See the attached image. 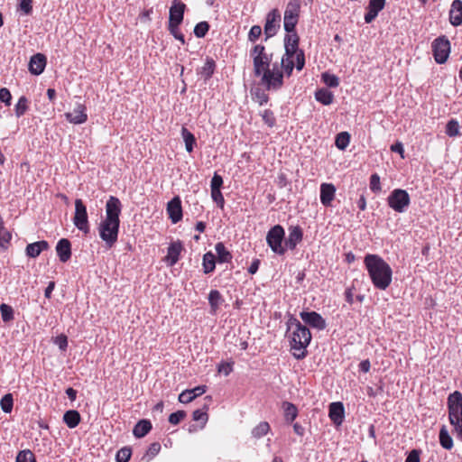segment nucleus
Returning <instances> with one entry per match:
<instances>
[{
	"label": "nucleus",
	"mask_w": 462,
	"mask_h": 462,
	"mask_svg": "<svg viewBox=\"0 0 462 462\" xmlns=\"http://www.w3.org/2000/svg\"><path fill=\"white\" fill-rule=\"evenodd\" d=\"M249 56L253 61L254 75L260 78V83L268 91H277L283 87L284 76L290 78L282 65L281 58V68L275 62L272 65L273 53H268L263 43H254L249 51Z\"/></svg>",
	"instance_id": "nucleus-1"
},
{
	"label": "nucleus",
	"mask_w": 462,
	"mask_h": 462,
	"mask_svg": "<svg viewBox=\"0 0 462 462\" xmlns=\"http://www.w3.org/2000/svg\"><path fill=\"white\" fill-rule=\"evenodd\" d=\"M300 17H284L283 38L284 53L282 54V65L288 75L292 74L293 69L301 71L305 66V53L300 49V36L296 31V25Z\"/></svg>",
	"instance_id": "nucleus-2"
},
{
	"label": "nucleus",
	"mask_w": 462,
	"mask_h": 462,
	"mask_svg": "<svg viewBox=\"0 0 462 462\" xmlns=\"http://www.w3.org/2000/svg\"><path fill=\"white\" fill-rule=\"evenodd\" d=\"M122 203L116 197L110 196L106 203V217L98 225V234L107 248H112L118 240Z\"/></svg>",
	"instance_id": "nucleus-3"
},
{
	"label": "nucleus",
	"mask_w": 462,
	"mask_h": 462,
	"mask_svg": "<svg viewBox=\"0 0 462 462\" xmlns=\"http://www.w3.org/2000/svg\"><path fill=\"white\" fill-rule=\"evenodd\" d=\"M364 264L369 277L376 289L385 290L392 282V269L379 255L368 254L365 256Z\"/></svg>",
	"instance_id": "nucleus-4"
},
{
	"label": "nucleus",
	"mask_w": 462,
	"mask_h": 462,
	"mask_svg": "<svg viewBox=\"0 0 462 462\" xmlns=\"http://www.w3.org/2000/svg\"><path fill=\"white\" fill-rule=\"evenodd\" d=\"M288 329L291 331L290 334V346L293 351L292 355L297 359H303L307 356L306 348L311 340L310 329L296 319L290 320Z\"/></svg>",
	"instance_id": "nucleus-5"
},
{
	"label": "nucleus",
	"mask_w": 462,
	"mask_h": 462,
	"mask_svg": "<svg viewBox=\"0 0 462 462\" xmlns=\"http://www.w3.org/2000/svg\"><path fill=\"white\" fill-rule=\"evenodd\" d=\"M284 234L283 227L280 225H276L268 231L266 236L268 245L278 254H284L286 252V247L282 245Z\"/></svg>",
	"instance_id": "nucleus-6"
},
{
	"label": "nucleus",
	"mask_w": 462,
	"mask_h": 462,
	"mask_svg": "<svg viewBox=\"0 0 462 462\" xmlns=\"http://www.w3.org/2000/svg\"><path fill=\"white\" fill-rule=\"evenodd\" d=\"M431 47L435 61L438 64L445 63L450 53L449 40L445 35L439 36L433 41Z\"/></svg>",
	"instance_id": "nucleus-7"
},
{
	"label": "nucleus",
	"mask_w": 462,
	"mask_h": 462,
	"mask_svg": "<svg viewBox=\"0 0 462 462\" xmlns=\"http://www.w3.org/2000/svg\"><path fill=\"white\" fill-rule=\"evenodd\" d=\"M73 223L76 227L82 231L84 234L89 233V222L87 207L81 199H77L75 200V214L73 217Z\"/></svg>",
	"instance_id": "nucleus-8"
},
{
	"label": "nucleus",
	"mask_w": 462,
	"mask_h": 462,
	"mask_svg": "<svg viewBox=\"0 0 462 462\" xmlns=\"http://www.w3.org/2000/svg\"><path fill=\"white\" fill-rule=\"evenodd\" d=\"M448 420L453 422L462 418V393L458 391H455L450 393L448 397Z\"/></svg>",
	"instance_id": "nucleus-9"
},
{
	"label": "nucleus",
	"mask_w": 462,
	"mask_h": 462,
	"mask_svg": "<svg viewBox=\"0 0 462 462\" xmlns=\"http://www.w3.org/2000/svg\"><path fill=\"white\" fill-rule=\"evenodd\" d=\"M281 27V14L276 8L271 10L265 19V24L263 28L265 41L269 38L273 37Z\"/></svg>",
	"instance_id": "nucleus-10"
},
{
	"label": "nucleus",
	"mask_w": 462,
	"mask_h": 462,
	"mask_svg": "<svg viewBox=\"0 0 462 462\" xmlns=\"http://www.w3.org/2000/svg\"><path fill=\"white\" fill-rule=\"evenodd\" d=\"M186 5L180 0H174L170 8L168 27H176L183 21Z\"/></svg>",
	"instance_id": "nucleus-11"
},
{
	"label": "nucleus",
	"mask_w": 462,
	"mask_h": 462,
	"mask_svg": "<svg viewBox=\"0 0 462 462\" xmlns=\"http://www.w3.org/2000/svg\"><path fill=\"white\" fill-rule=\"evenodd\" d=\"M65 117L67 121L74 125H81L87 122L88 114L87 107L84 104L78 103L76 104L72 112L65 113Z\"/></svg>",
	"instance_id": "nucleus-12"
},
{
	"label": "nucleus",
	"mask_w": 462,
	"mask_h": 462,
	"mask_svg": "<svg viewBox=\"0 0 462 462\" xmlns=\"http://www.w3.org/2000/svg\"><path fill=\"white\" fill-rule=\"evenodd\" d=\"M166 210L169 218L173 224H176L182 219L181 200L179 196L174 197L168 202Z\"/></svg>",
	"instance_id": "nucleus-13"
},
{
	"label": "nucleus",
	"mask_w": 462,
	"mask_h": 462,
	"mask_svg": "<svg viewBox=\"0 0 462 462\" xmlns=\"http://www.w3.org/2000/svg\"><path fill=\"white\" fill-rule=\"evenodd\" d=\"M301 319L310 327L322 330L326 328V321L320 314L316 311H302L300 314Z\"/></svg>",
	"instance_id": "nucleus-14"
},
{
	"label": "nucleus",
	"mask_w": 462,
	"mask_h": 462,
	"mask_svg": "<svg viewBox=\"0 0 462 462\" xmlns=\"http://www.w3.org/2000/svg\"><path fill=\"white\" fill-rule=\"evenodd\" d=\"M385 2V0H369L365 14L366 23H372L376 18L379 12L384 8Z\"/></svg>",
	"instance_id": "nucleus-15"
},
{
	"label": "nucleus",
	"mask_w": 462,
	"mask_h": 462,
	"mask_svg": "<svg viewBox=\"0 0 462 462\" xmlns=\"http://www.w3.org/2000/svg\"><path fill=\"white\" fill-rule=\"evenodd\" d=\"M336 187L332 183H322L320 185V202L325 207L331 206L335 199Z\"/></svg>",
	"instance_id": "nucleus-16"
},
{
	"label": "nucleus",
	"mask_w": 462,
	"mask_h": 462,
	"mask_svg": "<svg viewBox=\"0 0 462 462\" xmlns=\"http://www.w3.org/2000/svg\"><path fill=\"white\" fill-rule=\"evenodd\" d=\"M46 57L42 53L33 55L29 62V70L33 75H40L43 72L46 66Z\"/></svg>",
	"instance_id": "nucleus-17"
},
{
	"label": "nucleus",
	"mask_w": 462,
	"mask_h": 462,
	"mask_svg": "<svg viewBox=\"0 0 462 462\" xmlns=\"http://www.w3.org/2000/svg\"><path fill=\"white\" fill-rule=\"evenodd\" d=\"M389 206L398 212H402L404 209V190L395 189L388 198Z\"/></svg>",
	"instance_id": "nucleus-18"
},
{
	"label": "nucleus",
	"mask_w": 462,
	"mask_h": 462,
	"mask_svg": "<svg viewBox=\"0 0 462 462\" xmlns=\"http://www.w3.org/2000/svg\"><path fill=\"white\" fill-rule=\"evenodd\" d=\"M56 252L62 263H67L71 257V244L67 238H61L56 245Z\"/></svg>",
	"instance_id": "nucleus-19"
},
{
	"label": "nucleus",
	"mask_w": 462,
	"mask_h": 462,
	"mask_svg": "<svg viewBox=\"0 0 462 462\" xmlns=\"http://www.w3.org/2000/svg\"><path fill=\"white\" fill-rule=\"evenodd\" d=\"M303 232L302 229L299 226H291L289 228V236L285 240V246L291 250L295 249L297 245L302 240Z\"/></svg>",
	"instance_id": "nucleus-20"
},
{
	"label": "nucleus",
	"mask_w": 462,
	"mask_h": 462,
	"mask_svg": "<svg viewBox=\"0 0 462 462\" xmlns=\"http://www.w3.org/2000/svg\"><path fill=\"white\" fill-rule=\"evenodd\" d=\"M449 22L453 26L462 24V1L454 0L449 10Z\"/></svg>",
	"instance_id": "nucleus-21"
},
{
	"label": "nucleus",
	"mask_w": 462,
	"mask_h": 462,
	"mask_svg": "<svg viewBox=\"0 0 462 462\" xmlns=\"http://www.w3.org/2000/svg\"><path fill=\"white\" fill-rule=\"evenodd\" d=\"M345 415L344 405L342 402H332L329 405L328 416L330 420L337 425H340Z\"/></svg>",
	"instance_id": "nucleus-22"
},
{
	"label": "nucleus",
	"mask_w": 462,
	"mask_h": 462,
	"mask_svg": "<svg viewBox=\"0 0 462 462\" xmlns=\"http://www.w3.org/2000/svg\"><path fill=\"white\" fill-rule=\"evenodd\" d=\"M182 249V245L179 241L170 245L168 247L167 255L165 257V261L170 266H173L178 263Z\"/></svg>",
	"instance_id": "nucleus-23"
},
{
	"label": "nucleus",
	"mask_w": 462,
	"mask_h": 462,
	"mask_svg": "<svg viewBox=\"0 0 462 462\" xmlns=\"http://www.w3.org/2000/svg\"><path fill=\"white\" fill-rule=\"evenodd\" d=\"M48 249V242L45 240H42L27 245L25 248V253L28 257L36 258L41 254L42 251H46Z\"/></svg>",
	"instance_id": "nucleus-24"
},
{
	"label": "nucleus",
	"mask_w": 462,
	"mask_h": 462,
	"mask_svg": "<svg viewBox=\"0 0 462 462\" xmlns=\"http://www.w3.org/2000/svg\"><path fill=\"white\" fill-rule=\"evenodd\" d=\"M152 430V423L148 420H139L133 430V434L135 438H143L147 435Z\"/></svg>",
	"instance_id": "nucleus-25"
},
{
	"label": "nucleus",
	"mask_w": 462,
	"mask_h": 462,
	"mask_svg": "<svg viewBox=\"0 0 462 462\" xmlns=\"http://www.w3.org/2000/svg\"><path fill=\"white\" fill-rule=\"evenodd\" d=\"M81 417L78 411L69 410L63 415V421L69 429L76 428L80 422Z\"/></svg>",
	"instance_id": "nucleus-26"
},
{
	"label": "nucleus",
	"mask_w": 462,
	"mask_h": 462,
	"mask_svg": "<svg viewBox=\"0 0 462 462\" xmlns=\"http://www.w3.org/2000/svg\"><path fill=\"white\" fill-rule=\"evenodd\" d=\"M217 253V260L218 263H230L233 256L231 253L226 248L222 242H218L215 245Z\"/></svg>",
	"instance_id": "nucleus-27"
},
{
	"label": "nucleus",
	"mask_w": 462,
	"mask_h": 462,
	"mask_svg": "<svg viewBox=\"0 0 462 462\" xmlns=\"http://www.w3.org/2000/svg\"><path fill=\"white\" fill-rule=\"evenodd\" d=\"M215 69H216L215 60L210 57H207L204 65L200 69L199 74L205 80H208L214 74Z\"/></svg>",
	"instance_id": "nucleus-28"
},
{
	"label": "nucleus",
	"mask_w": 462,
	"mask_h": 462,
	"mask_svg": "<svg viewBox=\"0 0 462 462\" xmlns=\"http://www.w3.org/2000/svg\"><path fill=\"white\" fill-rule=\"evenodd\" d=\"M224 300L221 293L217 290H212L208 294V302L212 313H216L223 303Z\"/></svg>",
	"instance_id": "nucleus-29"
},
{
	"label": "nucleus",
	"mask_w": 462,
	"mask_h": 462,
	"mask_svg": "<svg viewBox=\"0 0 462 462\" xmlns=\"http://www.w3.org/2000/svg\"><path fill=\"white\" fill-rule=\"evenodd\" d=\"M439 443L441 445V447L447 450H450L454 444H453V439L451 438V436L449 435L446 426H442L440 430H439Z\"/></svg>",
	"instance_id": "nucleus-30"
},
{
	"label": "nucleus",
	"mask_w": 462,
	"mask_h": 462,
	"mask_svg": "<svg viewBox=\"0 0 462 462\" xmlns=\"http://www.w3.org/2000/svg\"><path fill=\"white\" fill-rule=\"evenodd\" d=\"M315 98L319 103L328 106L333 102L334 96L332 92L328 90L327 88H320L316 91Z\"/></svg>",
	"instance_id": "nucleus-31"
},
{
	"label": "nucleus",
	"mask_w": 462,
	"mask_h": 462,
	"mask_svg": "<svg viewBox=\"0 0 462 462\" xmlns=\"http://www.w3.org/2000/svg\"><path fill=\"white\" fill-rule=\"evenodd\" d=\"M181 135L185 143V147L188 152H192L196 144V138L194 134L186 127L181 128Z\"/></svg>",
	"instance_id": "nucleus-32"
},
{
	"label": "nucleus",
	"mask_w": 462,
	"mask_h": 462,
	"mask_svg": "<svg viewBox=\"0 0 462 462\" xmlns=\"http://www.w3.org/2000/svg\"><path fill=\"white\" fill-rule=\"evenodd\" d=\"M282 408L286 421L292 422L298 416L297 407L291 402H284L282 403Z\"/></svg>",
	"instance_id": "nucleus-33"
},
{
	"label": "nucleus",
	"mask_w": 462,
	"mask_h": 462,
	"mask_svg": "<svg viewBox=\"0 0 462 462\" xmlns=\"http://www.w3.org/2000/svg\"><path fill=\"white\" fill-rule=\"evenodd\" d=\"M300 0H291L286 6L284 17H300Z\"/></svg>",
	"instance_id": "nucleus-34"
},
{
	"label": "nucleus",
	"mask_w": 462,
	"mask_h": 462,
	"mask_svg": "<svg viewBox=\"0 0 462 462\" xmlns=\"http://www.w3.org/2000/svg\"><path fill=\"white\" fill-rule=\"evenodd\" d=\"M203 270L205 273H212L216 268V256L211 252L203 255Z\"/></svg>",
	"instance_id": "nucleus-35"
},
{
	"label": "nucleus",
	"mask_w": 462,
	"mask_h": 462,
	"mask_svg": "<svg viewBox=\"0 0 462 462\" xmlns=\"http://www.w3.org/2000/svg\"><path fill=\"white\" fill-rule=\"evenodd\" d=\"M271 430L270 424L267 421H261L252 430V435L255 439H260L265 436Z\"/></svg>",
	"instance_id": "nucleus-36"
},
{
	"label": "nucleus",
	"mask_w": 462,
	"mask_h": 462,
	"mask_svg": "<svg viewBox=\"0 0 462 462\" xmlns=\"http://www.w3.org/2000/svg\"><path fill=\"white\" fill-rule=\"evenodd\" d=\"M0 406L4 412L10 413L14 407V398L12 393H6L0 401Z\"/></svg>",
	"instance_id": "nucleus-37"
},
{
	"label": "nucleus",
	"mask_w": 462,
	"mask_h": 462,
	"mask_svg": "<svg viewBox=\"0 0 462 462\" xmlns=\"http://www.w3.org/2000/svg\"><path fill=\"white\" fill-rule=\"evenodd\" d=\"M15 462H37L35 455L30 449H23L18 452Z\"/></svg>",
	"instance_id": "nucleus-38"
},
{
	"label": "nucleus",
	"mask_w": 462,
	"mask_h": 462,
	"mask_svg": "<svg viewBox=\"0 0 462 462\" xmlns=\"http://www.w3.org/2000/svg\"><path fill=\"white\" fill-rule=\"evenodd\" d=\"M460 126L457 120L451 119L446 125V134L449 137H456L460 135Z\"/></svg>",
	"instance_id": "nucleus-39"
},
{
	"label": "nucleus",
	"mask_w": 462,
	"mask_h": 462,
	"mask_svg": "<svg viewBox=\"0 0 462 462\" xmlns=\"http://www.w3.org/2000/svg\"><path fill=\"white\" fill-rule=\"evenodd\" d=\"M28 104H29L28 99L24 96H22L18 99V102L14 106V112H15V116L17 117L22 116L26 113V111L28 110V107H29Z\"/></svg>",
	"instance_id": "nucleus-40"
},
{
	"label": "nucleus",
	"mask_w": 462,
	"mask_h": 462,
	"mask_svg": "<svg viewBox=\"0 0 462 462\" xmlns=\"http://www.w3.org/2000/svg\"><path fill=\"white\" fill-rule=\"evenodd\" d=\"M0 312L3 321L5 323L14 319L13 308L5 303L0 305Z\"/></svg>",
	"instance_id": "nucleus-41"
},
{
	"label": "nucleus",
	"mask_w": 462,
	"mask_h": 462,
	"mask_svg": "<svg viewBox=\"0 0 462 462\" xmlns=\"http://www.w3.org/2000/svg\"><path fill=\"white\" fill-rule=\"evenodd\" d=\"M350 142V134L347 132L339 133L336 137V145L338 149H346Z\"/></svg>",
	"instance_id": "nucleus-42"
},
{
	"label": "nucleus",
	"mask_w": 462,
	"mask_h": 462,
	"mask_svg": "<svg viewBox=\"0 0 462 462\" xmlns=\"http://www.w3.org/2000/svg\"><path fill=\"white\" fill-rule=\"evenodd\" d=\"M205 411L198 409L193 411L192 413V419L195 421H200L202 423V428L205 426L208 420V414L207 412L208 407L204 406Z\"/></svg>",
	"instance_id": "nucleus-43"
},
{
	"label": "nucleus",
	"mask_w": 462,
	"mask_h": 462,
	"mask_svg": "<svg viewBox=\"0 0 462 462\" xmlns=\"http://www.w3.org/2000/svg\"><path fill=\"white\" fill-rule=\"evenodd\" d=\"M161 450V444L159 442H153L152 443L146 453L144 454L143 459H145L146 461H150Z\"/></svg>",
	"instance_id": "nucleus-44"
},
{
	"label": "nucleus",
	"mask_w": 462,
	"mask_h": 462,
	"mask_svg": "<svg viewBox=\"0 0 462 462\" xmlns=\"http://www.w3.org/2000/svg\"><path fill=\"white\" fill-rule=\"evenodd\" d=\"M321 78L322 81L329 88H337L339 85V79L334 74L324 72Z\"/></svg>",
	"instance_id": "nucleus-45"
},
{
	"label": "nucleus",
	"mask_w": 462,
	"mask_h": 462,
	"mask_svg": "<svg viewBox=\"0 0 462 462\" xmlns=\"http://www.w3.org/2000/svg\"><path fill=\"white\" fill-rule=\"evenodd\" d=\"M132 455V449L129 447L120 448L116 456V462H128Z\"/></svg>",
	"instance_id": "nucleus-46"
},
{
	"label": "nucleus",
	"mask_w": 462,
	"mask_h": 462,
	"mask_svg": "<svg viewBox=\"0 0 462 462\" xmlns=\"http://www.w3.org/2000/svg\"><path fill=\"white\" fill-rule=\"evenodd\" d=\"M209 30V24L208 22H200L196 24L194 28V34L198 38L204 37Z\"/></svg>",
	"instance_id": "nucleus-47"
},
{
	"label": "nucleus",
	"mask_w": 462,
	"mask_h": 462,
	"mask_svg": "<svg viewBox=\"0 0 462 462\" xmlns=\"http://www.w3.org/2000/svg\"><path fill=\"white\" fill-rule=\"evenodd\" d=\"M263 122L269 126L273 127L276 123V118L274 114L270 109H265L261 114Z\"/></svg>",
	"instance_id": "nucleus-48"
},
{
	"label": "nucleus",
	"mask_w": 462,
	"mask_h": 462,
	"mask_svg": "<svg viewBox=\"0 0 462 462\" xmlns=\"http://www.w3.org/2000/svg\"><path fill=\"white\" fill-rule=\"evenodd\" d=\"M262 35V28L260 25H254L251 27L248 33V41L251 42H255L260 36Z\"/></svg>",
	"instance_id": "nucleus-49"
},
{
	"label": "nucleus",
	"mask_w": 462,
	"mask_h": 462,
	"mask_svg": "<svg viewBox=\"0 0 462 462\" xmlns=\"http://www.w3.org/2000/svg\"><path fill=\"white\" fill-rule=\"evenodd\" d=\"M186 417L184 411H178L169 416V422L172 425L179 424Z\"/></svg>",
	"instance_id": "nucleus-50"
},
{
	"label": "nucleus",
	"mask_w": 462,
	"mask_h": 462,
	"mask_svg": "<svg viewBox=\"0 0 462 462\" xmlns=\"http://www.w3.org/2000/svg\"><path fill=\"white\" fill-rule=\"evenodd\" d=\"M370 189L374 193L381 191L380 177L376 173L370 177Z\"/></svg>",
	"instance_id": "nucleus-51"
},
{
	"label": "nucleus",
	"mask_w": 462,
	"mask_h": 462,
	"mask_svg": "<svg viewBox=\"0 0 462 462\" xmlns=\"http://www.w3.org/2000/svg\"><path fill=\"white\" fill-rule=\"evenodd\" d=\"M211 198L223 209L225 205V199L220 189L211 190Z\"/></svg>",
	"instance_id": "nucleus-52"
},
{
	"label": "nucleus",
	"mask_w": 462,
	"mask_h": 462,
	"mask_svg": "<svg viewBox=\"0 0 462 462\" xmlns=\"http://www.w3.org/2000/svg\"><path fill=\"white\" fill-rule=\"evenodd\" d=\"M19 7L24 14H30L32 12V0H21Z\"/></svg>",
	"instance_id": "nucleus-53"
},
{
	"label": "nucleus",
	"mask_w": 462,
	"mask_h": 462,
	"mask_svg": "<svg viewBox=\"0 0 462 462\" xmlns=\"http://www.w3.org/2000/svg\"><path fill=\"white\" fill-rule=\"evenodd\" d=\"M218 373H222L225 375H228L233 371V363L222 362L217 367Z\"/></svg>",
	"instance_id": "nucleus-54"
},
{
	"label": "nucleus",
	"mask_w": 462,
	"mask_h": 462,
	"mask_svg": "<svg viewBox=\"0 0 462 462\" xmlns=\"http://www.w3.org/2000/svg\"><path fill=\"white\" fill-rule=\"evenodd\" d=\"M12 99V95L10 91L6 88H3L0 89V101L5 103L7 106H10Z\"/></svg>",
	"instance_id": "nucleus-55"
},
{
	"label": "nucleus",
	"mask_w": 462,
	"mask_h": 462,
	"mask_svg": "<svg viewBox=\"0 0 462 462\" xmlns=\"http://www.w3.org/2000/svg\"><path fill=\"white\" fill-rule=\"evenodd\" d=\"M420 449H412L406 457V462H420Z\"/></svg>",
	"instance_id": "nucleus-56"
},
{
	"label": "nucleus",
	"mask_w": 462,
	"mask_h": 462,
	"mask_svg": "<svg viewBox=\"0 0 462 462\" xmlns=\"http://www.w3.org/2000/svg\"><path fill=\"white\" fill-rule=\"evenodd\" d=\"M54 342L62 351H65L68 347V337L63 334L56 337Z\"/></svg>",
	"instance_id": "nucleus-57"
},
{
	"label": "nucleus",
	"mask_w": 462,
	"mask_h": 462,
	"mask_svg": "<svg viewBox=\"0 0 462 462\" xmlns=\"http://www.w3.org/2000/svg\"><path fill=\"white\" fill-rule=\"evenodd\" d=\"M223 185V179L220 175L215 173L211 180V190L220 189Z\"/></svg>",
	"instance_id": "nucleus-58"
},
{
	"label": "nucleus",
	"mask_w": 462,
	"mask_h": 462,
	"mask_svg": "<svg viewBox=\"0 0 462 462\" xmlns=\"http://www.w3.org/2000/svg\"><path fill=\"white\" fill-rule=\"evenodd\" d=\"M450 424L454 427L457 439L462 441V418H460L457 422L454 420L453 422H450Z\"/></svg>",
	"instance_id": "nucleus-59"
},
{
	"label": "nucleus",
	"mask_w": 462,
	"mask_h": 462,
	"mask_svg": "<svg viewBox=\"0 0 462 462\" xmlns=\"http://www.w3.org/2000/svg\"><path fill=\"white\" fill-rule=\"evenodd\" d=\"M193 400H194V396H192V394H190V393L188 392V390L183 391L179 395V401L181 403H189V402H192Z\"/></svg>",
	"instance_id": "nucleus-60"
},
{
	"label": "nucleus",
	"mask_w": 462,
	"mask_h": 462,
	"mask_svg": "<svg viewBox=\"0 0 462 462\" xmlns=\"http://www.w3.org/2000/svg\"><path fill=\"white\" fill-rule=\"evenodd\" d=\"M170 32L174 36L175 39L179 40L182 44L185 43L184 35L180 32L179 26L168 27Z\"/></svg>",
	"instance_id": "nucleus-61"
},
{
	"label": "nucleus",
	"mask_w": 462,
	"mask_h": 462,
	"mask_svg": "<svg viewBox=\"0 0 462 462\" xmlns=\"http://www.w3.org/2000/svg\"><path fill=\"white\" fill-rule=\"evenodd\" d=\"M391 151L394 152H398L402 158H404V148L402 143L397 142L396 143L391 146Z\"/></svg>",
	"instance_id": "nucleus-62"
},
{
	"label": "nucleus",
	"mask_w": 462,
	"mask_h": 462,
	"mask_svg": "<svg viewBox=\"0 0 462 462\" xmlns=\"http://www.w3.org/2000/svg\"><path fill=\"white\" fill-rule=\"evenodd\" d=\"M188 392H189L190 394H192V396H194V399H195L196 397L202 395L206 392V386L205 385L197 386L191 390H188Z\"/></svg>",
	"instance_id": "nucleus-63"
},
{
	"label": "nucleus",
	"mask_w": 462,
	"mask_h": 462,
	"mask_svg": "<svg viewBox=\"0 0 462 462\" xmlns=\"http://www.w3.org/2000/svg\"><path fill=\"white\" fill-rule=\"evenodd\" d=\"M259 265H260V260L259 259H254L252 263H251V265L249 266L248 268V273L250 274H254L256 273V272L258 271L259 269Z\"/></svg>",
	"instance_id": "nucleus-64"
}]
</instances>
